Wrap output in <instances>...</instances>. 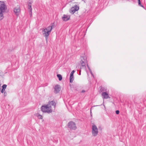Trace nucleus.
Masks as SVG:
<instances>
[{
    "instance_id": "obj_1",
    "label": "nucleus",
    "mask_w": 146,
    "mask_h": 146,
    "mask_svg": "<svg viewBox=\"0 0 146 146\" xmlns=\"http://www.w3.org/2000/svg\"><path fill=\"white\" fill-rule=\"evenodd\" d=\"M41 110L43 112L47 113H48L52 112L51 106H48L47 104L42 106L41 107Z\"/></svg>"
},
{
    "instance_id": "obj_2",
    "label": "nucleus",
    "mask_w": 146,
    "mask_h": 146,
    "mask_svg": "<svg viewBox=\"0 0 146 146\" xmlns=\"http://www.w3.org/2000/svg\"><path fill=\"white\" fill-rule=\"evenodd\" d=\"M92 133L93 135L94 136H96L98 133V129L96 126L93 123H92Z\"/></svg>"
},
{
    "instance_id": "obj_3",
    "label": "nucleus",
    "mask_w": 146,
    "mask_h": 146,
    "mask_svg": "<svg viewBox=\"0 0 146 146\" xmlns=\"http://www.w3.org/2000/svg\"><path fill=\"white\" fill-rule=\"evenodd\" d=\"M7 9V7L4 2L0 1V12L4 13Z\"/></svg>"
},
{
    "instance_id": "obj_4",
    "label": "nucleus",
    "mask_w": 146,
    "mask_h": 146,
    "mask_svg": "<svg viewBox=\"0 0 146 146\" xmlns=\"http://www.w3.org/2000/svg\"><path fill=\"white\" fill-rule=\"evenodd\" d=\"M68 126L71 129L75 130L77 128L75 123L72 121L69 122L68 123Z\"/></svg>"
},
{
    "instance_id": "obj_5",
    "label": "nucleus",
    "mask_w": 146,
    "mask_h": 146,
    "mask_svg": "<svg viewBox=\"0 0 146 146\" xmlns=\"http://www.w3.org/2000/svg\"><path fill=\"white\" fill-rule=\"evenodd\" d=\"M13 11L15 15L18 16L20 14V7L19 5H17V7L14 8Z\"/></svg>"
},
{
    "instance_id": "obj_6",
    "label": "nucleus",
    "mask_w": 146,
    "mask_h": 146,
    "mask_svg": "<svg viewBox=\"0 0 146 146\" xmlns=\"http://www.w3.org/2000/svg\"><path fill=\"white\" fill-rule=\"evenodd\" d=\"M54 92L56 94L59 92L61 90V87L59 85L56 84L54 86Z\"/></svg>"
},
{
    "instance_id": "obj_7",
    "label": "nucleus",
    "mask_w": 146,
    "mask_h": 146,
    "mask_svg": "<svg viewBox=\"0 0 146 146\" xmlns=\"http://www.w3.org/2000/svg\"><path fill=\"white\" fill-rule=\"evenodd\" d=\"M79 9V7L77 5H75L74 7L71 8L70 11V13L72 14L74 13L76 11H78Z\"/></svg>"
},
{
    "instance_id": "obj_8",
    "label": "nucleus",
    "mask_w": 146,
    "mask_h": 146,
    "mask_svg": "<svg viewBox=\"0 0 146 146\" xmlns=\"http://www.w3.org/2000/svg\"><path fill=\"white\" fill-rule=\"evenodd\" d=\"M42 33L43 35L45 37L46 39L48 37V36L50 34V33L47 31V29H42Z\"/></svg>"
},
{
    "instance_id": "obj_9",
    "label": "nucleus",
    "mask_w": 146,
    "mask_h": 146,
    "mask_svg": "<svg viewBox=\"0 0 146 146\" xmlns=\"http://www.w3.org/2000/svg\"><path fill=\"white\" fill-rule=\"evenodd\" d=\"M102 96L103 99H108L110 98L108 93L106 92H103L102 94Z\"/></svg>"
},
{
    "instance_id": "obj_10",
    "label": "nucleus",
    "mask_w": 146,
    "mask_h": 146,
    "mask_svg": "<svg viewBox=\"0 0 146 146\" xmlns=\"http://www.w3.org/2000/svg\"><path fill=\"white\" fill-rule=\"evenodd\" d=\"M80 64L82 66H85L86 64V60L84 57H81Z\"/></svg>"
},
{
    "instance_id": "obj_11",
    "label": "nucleus",
    "mask_w": 146,
    "mask_h": 146,
    "mask_svg": "<svg viewBox=\"0 0 146 146\" xmlns=\"http://www.w3.org/2000/svg\"><path fill=\"white\" fill-rule=\"evenodd\" d=\"M70 19V16L66 15H64L63 17H62V19L63 21H67L69 20Z\"/></svg>"
},
{
    "instance_id": "obj_12",
    "label": "nucleus",
    "mask_w": 146,
    "mask_h": 146,
    "mask_svg": "<svg viewBox=\"0 0 146 146\" xmlns=\"http://www.w3.org/2000/svg\"><path fill=\"white\" fill-rule=\"evenodd\" d=\"M47 104L49 106H54V108L56 105V103L54 100L49 101L48 104Z\"/></svg>"
},
{
    "instance_id": "obj_13",
    "label": "nucleus",
    "mask_w": 146,
    "mask_h": 146,
    "mask_svg": "<svg viewBox=\"0 0 146 146\" xmlns=\"http://www.w3.org/2000/svg\"><path fill=\"white\" fill-rule=\"evenodd\" d=\"M31 2H29L28 3V9L30 11L31 13L32 8L31 7Z\"/></svg>"
},
{
    "instance_id": "obj_14",
    "label": "nucleus",
    "mask_w": 146,
    "mask_h": 146,
    "mask_svg": "<svg viewBox=\"0 0 146 146\" xmlns=\"http://www.w3.org/2000/svg\"><path fill=\"white\" fill-rule=\"evenodd\" d=\"M52 29V26H49L47 27L46 28H45V29H46L47 30V31L50 33Z\"/></svg>"
},
{
    "instance_id": "obj_15",
    "label": "nucleus",
    "mask_w": 146,
    "mask_h": 146,
    "mask_svg": "<svg viewBox=\"0 0 146 146\" xmlns=\"http://www.w3.org/2000/svg\"><path fill=\"white\" fill-rule=\"evenodd\" d=\"M74 80V76H71L70 75V83H72Z\"/></svg>"
},
{
    "instance_id": "obj_16",
    "label": "nucleus",
    "mask_w": 146,
    "mask_h": 146,
    "mask_svg": "<svg viewBox=\"0 0 146 146\" xmlns=\"http://www.w3.org/2000/svg\"><path fill=\"white\" fill-rule=\"evenodd\" d=\"M57 77L58 78L59 80L61 81L62 79V75L60 74H58L57 75Z\"/></svg>"
},
{
    "instance_id": "obj_17",
    "label": "nucleus",
    "mask_w": 146,
    "mask_h": 146,
    "mask_svg": "<svg viewBox=\"0 0 146 146\" xmlns=\"http://www.w3.org/2000/svg\"><path fill=\"white\" fill-rule=\"evenodd\" d=\"M3 13L0 12V20L3 19L4 18Z\"/></svg>"
},
{
    "instance_id": "obj_18",
    "label": "nucleus",
    "mask_w": 146,
    "mask_h": 146,
    "mask_svg": "<svg viewBox=\"0 0 146 146\" xmlns=\"http://www.w3.org/2000/svg\"><path fill=\"white\" fill-rule=\"evenodd\" d=\"M37 117L39 119H42V116L40 115V114H38L37 115Z\"/></svg>"
},
{
    "instance_id": "obj_19",
    "label": "nucleus",
    "mask_w": 146,
    "mask_h": 146,
    "mask_svg": "<svg viewBox=\"0 0 146 146\" xmlns=\"http://www.w3.org/2000/svg\"><path fill=\"white\" fill-rule=\"evenodd\" d=\"M7 86V85L6 84H3L2 86V89H3L4 90H5Z\"/></svg>"
},
{
    "instance_id": "obj_20",
    "label": "nucleus",
    "mask_w": 146,
    "mask_h": 146,
    "mask_svg": "<svg viewBox=\"0 0 146 146\" xmlns=\"http://www.w3.org/2000/svg\"><path fill=\"white\" fill-rule=\"evenodd\" d=\"M75 72V71L74 70H73L72 71V72H71L70 75L71 76H73V74Z\"/></svg>"
},
{
    "instance_id": "obj_21",
    "label": "nucleus",
    "mask_w": 146,
    "mask_h": 146,
    "mask_svg": "<svg viewBox=\"0 0 146 146\" xmlns=\"http://www.w3.org/2000/svg\"><path fill=\"white\" fill-rule=\"evenodd\" d=\"M138 2L139 5H140V6L142 7V5H141V2H140V0H138Z\"/></svg>"
},
{
    "instance_id": "obj_22",
    "label": "nucleus",
    "mask_w": 146,
    "mask_h": 146,
    "mask_svg": "<svg viewBox=\"0 0 146 146\" xmlns=\"http://www.w3.org/2000/svg\"><path fill=\"white\" fill-rule=\"evenodd\" d=\"M87 67H88V68L89 70H90V72L91 74H92V72H91V70H90V68H89V66H88V64H87Z\"/></svg>"
},
{
    "instance_id": "obj_23",
    "label": "nucleus",
    "mask_w": 146,
    "mask_h": 146,
    "mask_svg": "<svg viewBox=\"0 0 146 146\" xmlns=\"http://www.w3.org/2000/svg\"><path fill=\"white\" fill-rule=\"evenodd\" d=\"M7 95V93L6 92H5L4 93V96H6Z\"/></svg>"
},
{
    "instance_id": "obj_24",
    "label": "nucleus",
    "mask_w": 146,
    "mask_h": 146,
    "mask_svg": "<svg viewBox=\"0 0 146 146\" xmlns=\"http://www.w3.org/2000/svg\"><path fill=\"white\" fill-rule=\"evenodd\" d=\"M119 113V110H117L115 111V113L117 114H118Z\"/></svg>"
},
{
    "instance_id": "obj_25",
    "label": "nucleus",
    "mask_w": 146,
    "mask_h": 146,
    "mask_svg": "<svg viewBox=\"0 0 146 146\" xmlns=\"http://www.w3.org/2000/svg\"><path fill=\"white\" fill-rule=\"evenodd\" d=\"M5 91V90H4L3 89H2V90H1V92L2 93H4V92Z\"/></svg>"
},
{
    "instance_id": "obj_26",
    "label": "nucleus",
    "mask_w": 146,
    "mask_h": 146,
    "mask_svg": "<svg viewBox=\"0 0 146 146\" xmlns=\"http://www.w3.org/2000/svg\"><path fill=\"white\" fill-rule=\"evenodd\" d=\"M54 25V23H52L51 24V25L50 26H52V27H53V26Z\"/></svg>"
},
{
    "instance_id": "obj_27",
    "label": "nucleus",
    "mask_w": 146,
    "mask_h": 146,
    "mask_svg": "<svg viewBox=\"0 0 146 146\" xmlns=\"http://www.w3.org/2000/svg\"><path fill=\"white\" fill-rule=\"evenodd\" d=\"M85 92V91L84 90H82V91L81 92L82 93H84V92Z\"/></svg>"
},
{
    "instance_id": "obj_28",
    "label": "nucleus",
    "mask_w": 146,
    "mask_h": 146,
    "mask_svg": "<svg viewBox=\"0 0 146 146\" xmlns=\"http://www.w3.org/2000/svg\"><path fill=\"white\" fill-rule=\"evenodd\" d=\"M99 94L100 93V90H99Z\"/></svg>"
},
{
    "instance_id": "obj_29",
    "label": "nucleus",
    "mask_w": 146,
    "mask_h": 146,
    "mask_svg": "<svg viewBox=\"0 0 146 146\" xmlns=\"http://www.w3.org/2000/svg\"><path fill=\"white\" fill-rule=\"evenodd\" d=\"M90 113L91 114V109H90Z\"/></svg>"
},
{
    "instance_id": "obj_30",
    "label": "nucleus",
    "mask_w": 146,
    "mask_h": 146,
    "mask_svg": "<svg viewBox=\"0 0 146 146\" xmlns=\"http://www.w3.org/2000/svg\"><path fill=\"white\" fill-rule=\"evenodd\" d=\"M80 74H81V73H79V75H80Z\"/></svg>"
},
{
    "instance_id": "obj_31",
    "label": "nucleus",
    "mask_w": 146,
    "mask_h": 146,
    "mask_svg": "<svg viewBox=\"0 0 146 146\" xmlns=\"http://www.w3.org/2000/svg\"><path fill=\"white\" fill-rule=\"evenodd\" d=\"M82 1H84V0H82Z\"/></svg>"
}]
</instances>
